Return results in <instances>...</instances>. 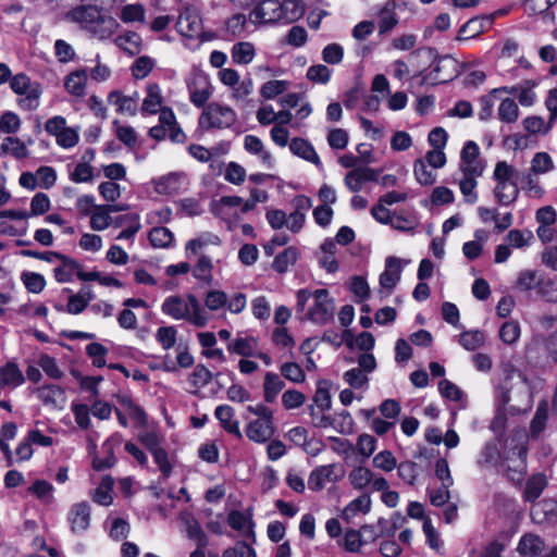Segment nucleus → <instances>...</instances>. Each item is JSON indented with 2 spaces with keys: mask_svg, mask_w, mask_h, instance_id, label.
I'll return each mask as SVG.
<instances>
[{
  "mask_svg": "<svg viewBox=\"0 0 557 557\" xmlns=\"http://www.w3.org/2000/svg\"><path fill=\"white\" fill-rule=\"evenodd\" d=\"M313 400L321 411H325L331 408V395L329 392V383L326 381L319 382Z\"/></svg>",
  "mask_w": 557,
  "mask_h": 557,
  "instance_id": "nucleus-58",
  "label": "nucleus"
},
{
  "mask_svg": "<svg viewBox=\"0 0 557 557\" xmlns=\"http://www.w3.org/2000/svg\"><path fill=\"white\" fill-rule=\"evenodd\" d=\"M345 474L343 467L338 463L319 466L314 468L309 478L308 486L311 491H321L325 483H335Z\"/></svg>",
  "mask_w": 557,
  "mask_h": 557,
  "instance_id": "nucleus-8",
  "label": "nucleus"
},
{
  "mask_svg": "<svg viewBox=\"0 0 557 557\" xmlns=\"http://www.w3.org/2000/svg\"><path fill=\"white\" fill-rule=\"evenodd\" d=\"M87 78L86 70H77L71 72L65 77L64 87L71 95L75 97H82L85 94Z\"/></svg>",
  "mask_w": 557,
  "mask_h": 557,
  "instance_id": "nucleus-26",
  "label": "nucleus"
},
{
  "mask_svg": "<svg viewBox=\"0 0 557 557\" xmlns=\"http://www.w3.org/2000/svg\"><path fill=\"white\" fill-rule=\"evenodd\" d=\"M397 3L394 0H388L379 11V34L383 35L392 32L398 24L396 14Z\"/></svg>",
  "mask_w": 557,
  "mask_h": 557,
  "instance_id": "nucleus-17",
  "label": "nucleus"
},
{
  "mask_svg": "<svg viewBox=\"0 0 557 557\" xmlns=\"http://www.w3.org/2000/svg\"><path fill=\"white\" fill-rule=\"evenodd\" d=\"M285 383L278 374L268 372L264 376L263 396L267 403H273L277 394L284 388Z\"/></svg>",
  "mask_w": 557,
  "mask_h": 557,
  "instance_id": "nucleus-29",
  "label": "nucleus"
},
{
  "mask_svg": "<svg viewBox=\"0 0 557 557\" xmlns=\"http://www.w3.org/2000/svg\"><path fill=\"white\" fill-rule=\"evenodd\" d=\"M245 432L250 441L255 443H265L274 434L273 421L253 420L248 423Z\"/></svg>",
  "mask_w": 557,
  "mask_h": 557,
  "instance_id": "nucleus-15",
  "label": "nucleus"
},
{
  "mask_svg": "<svg viewBox=\"0 0 557 557\" xmlns=\"http://www.w3.org/2000/svg\"><path fill=\"white\" fill-rule=\"evenodd\" d=\"M177 331L174 326H161L158 329L156 337L162 347L168 350L176 343Z\"/></svg>",
  "mask_w": 557,
  "mask_h": 557,
  "instance_id": "nucleus-64",
  "label": "nucleus"
},
{
  "mask_svg": "<svg viewBox=\"0 0 557 557\" xmlns=\"http://www.w3.org/2000/svg\"><path fill=\"white\" fill-rule=\"evenodd\" d=\"M188 91L190 102L197 108H205L212 95V86L207 77L199 75L188 83Z\"/></svg>",
  "mask_w": 557,
  "mask_h": 557,
  "instance_id": "nucleus-11",
  "label": "nucleus"
},
{
  "mask_svg": "<svg viewBox=\"0 0 557 557\" xmlns=\"http://www.w3.org/2000/svg\"><path fill=\"white\" fill-rule=\"evenodd\" d=\"M544 548V541L539 535L529 533L520 539L517 550L523 556L536 557L543 553Z\"/></svg>",
  "mask_w": 557,
  "mask_h": 557,
  "instance_id": "nucleus-22",
  "label": "nucleus"
},
{
  "mask_svg": "<svg viewBox=\"0 0 557 557\" xmlns=\"http://www.w3.org/2000/svg\"><path fill=\"white\" fill-rule=\"evenodd\" d=\"M50 205V199L47 194L37 193L30 201L29 216L45 214L49 211Z\"/></svg>",
  "mask_w": 557,
  "mask_h": 557,
  "instance_id": "nucleus-60",
  "label": "nucleus"
},
{
  "mask_svg": "<svg viewBox=\"0 0 557 557\" xmlns=\"http://www.w3.org/2000/svg\"><path fill=\"white\" fill-rule=\"evenodd\" d=\"M149 240L154 247L165 248L171 245L173 240V234L166 227H153L149 233Z\"/></svg>",
  "mask_w": 557,
  "mask_h": 557,
  "instance_id": "nucleus-45",
  "label": "nucleus"
},
{
  "mask_svg": "<svg viewBox=\"0 0 557 557\" xmlns=\"http://www.w3.org/2000/svg\"><path fill=\"white\" fill-rule=\"evenodd\" d=\"M236 122V112L219 102L208 103L198 119L199 127L206 132L231 128Z\"/></svg>",
  "mask_w": 557,
  "mask_h": 557,
  "instance_id": "nucleus-3",
  "label": "nucleus"
},
{
  "mask_svg": "<svg viewBox=\"0 0 557 557\" xmlns=\"http://www.w3.org/2000/svg\"><path fill=\"white\" fill-rule=\"evenodd\" d=\"M374 468L381 469L385 472L393 471L397 466V460L389 450H383L373 457Z\"/></svg>",
  "mask_w": 557,
  "mask_h": 557,
  "instance_id": "nucleus-54",
  "label": "nucleus"
},
{
  "mask_svg": "<svg viewBox=\"0 0 557 557\" xmlns=\"http://www.w3.org/2000/svg\"><path fill=\"white\" fill-rule=\"evenodd\" d=\"M519 116L518 104L509 98L504 99L498 108V117L505 123H513Z\"/></svg>",
  "mask_w": 557,
  "mask_h": 557,
  "instance_id": "nucleus-44",
  "label": "nucleus"
},
{
  "mask_svg": "<svg viewBox=\"0 0 557 557\" xmlns=\"http://www.w3.org/2000/svg\"><path fill=\"white\" fill-rule=\"evenodd\" d=\"M255 58V47L248 41L237 42L232 49V59L237 64H248Z\"/></svg>",
  "mask_w": 557,
  "mask_h": 557,
  "instance_id": "nucleus-33",
  "label": "nucleus"
},
{
  "mask_svg": "<svg viewBox=\"0 0 557 557\" xmlns=\"http://www.w3.org/2000/svg\"><path fill=\"white\" fill-rule=\"evenodd\" d=\"M70 521L73 532H84L90 523V506L87 503H78L72 507Z\"/></svg>",
  "mask_w": 557,
  "mask_h": 557,
  "instance_id": "nucleus-18",
  "label": "nucleus"
},
{
  "mask_svg": "<svg viewBox=\"0 0 557 557\" xmlns=\"http://www.w3.org/2000/svg\"><path fill=\"white\" fill-rule=\"evenodd\" d=\"M516 173L517 171L512 165L508 164L506 161H499L495 165L493 178L496 183L511 182Z\"/></svg>",
  "mask_w": 557,
  "mask_h": 557,
  "instance_id": "nucleus-61",
  "label": "nucleus"
},
{
  "mask_svg": "<svg viewBox=\"0 0 557 557\" xmlns=\"http://www.w3.org/2000/svg\"><path fill=\"white\" fill-rule=\"evenodd\" d=\"M109 102L117 106V112L129 113L134 115L136 113V101L128 96L122 95L120 91L114 90L109 94Z\"/></svg>",
  "mask_w": 557,
  "mask_h": 557,
  "instance_id": "nucleus-37",
  "label": "nucleus"
},
{
  "mask_svg": "<svg viewBox=\"0 0 557 557\" xmlns=\"http://www.w3.org/2000/svg\"><path fill=\"white\" fill-rule=\"evenodd\" d=\"M1 150L11 153L17 159H23L28 156L25 144L17 137H8L4 143H2Z\"/></svg>",
  "mask_w": 557,
  "mask_h": 557,
  "instance_id": "nucleus-49",
  "label": "nucleus"
},
{
  "mask_svg": "<svg viewBox=\"0 0 557 557\" xmlns=\"http://www.w3.org/2000/svg\"><path fill=\"white\" fill-rule=\"evenodd\" d=\"M156 61L148 55L139 57L132 65V74L136 79H143L153 70Z\"/></svg>",
  "mask_w": 557,
  "mask_h": 557,
  "instance_id": "nucleus-47",
  "label": "nucleus"
},
{
  "mask_svg": "<svg viewBox=\"0 0 557 557\" xmlns=\"http://www.w3.org/2000/svg\"><path fill=\"white\" fill-rule=\"evenodd\" d=\"M145 8L140 3L127 4L122 8L120 18L124 23L145 22Z\"/></svg>",
  "mask_w": 557,
  "mask_h": 557,
  "instance_id": "nucleus-43",
  "label": "nucleus"
},
{
  "mask_svg": "<svg viewBox=\"0 0 557 557\" xmlns=\"http://www.w3.org/2000/svg\"><path fill=\"white\" fill-rule=\"evenodd\" d=\"M113 223V219L110 215L106 206H96L90 216V227L94 231H103Z\"/></svg>",
  "mask_w": 557,
  "mask_h": 557,
  "instance_id": "nucleus-38",
  "label": "nucleus"
},
{
  "mask_svg": "<svg viewBox=\"0 0 557 557\" xmlns=\"http://www.w3.org/2000/svg\"><path fill=\"white\" fill-rule=\"evenodd\" d=\"M287 85L285 81H269L262 85L260 94L265 99H273L283 94L287 89Z\"/></svg>",
  "mask_w": 557,
  "mask_h": 557,
  "instance_id": "nucleus-62",
  "label": "nucleus"
},
{
  "mask_svg": "<svg viewBox=\"0 0 557 557\" xmlns=\"http://www.w3.org/2000/svg\"><path fill=\"white\" fill-rule=\"evenodd\" d=\"M113 42L119 49L129 57L138 55L144 48L141 36L132 30H126L116 36Z\"/></svg>",
  "mask_w": 557,
  "mask_h": 557,
  "instance_id": "nucleus-13",
  "label": "nucleus"
},
{
  "mask_svg": "<svg viewBox=\"0 0 557 557\" xmlns=\"http://www.w3.org/2000/svg\"><path fill=\"white\" fill-rule=\"evenodd\" d=\"M121 441H122L121 436L115 434L104 442L102 447L108 455L103 459H100L97 457L94 459L92 468L95 470L101 471V470L109 469L114 466L116 459L113 454V448H114V445L120 444Z\"/></svg>",
  "mask_w": 557,
  "mask_h": 557,
  "instance_id": "nucleus-27",
  "label": "nucleus"
},
{
  "mask_svg": "<svg viewBox=\"0 0 557 557\" xmlns=\"http://www.w3.org/2000/svg\"><path fill=\"white\" fill-rule=\"evenodd\" d=\"M162 312L175 320H185L195 326L203 327L208 323L207 312L201 308L195 295H187L186 299L172 295L164 299Z\"/></svg>",
  "mask_w": 557,
  "mask_h": 557,
  "instance_id": "nucleus-2",
  "label": "nucleus"
},
{
  "mask_svg": "<svg viewBox=\"0 0 557 557\" xmlns=\"http://www.w3.org/2000/svg\"><path fill=\"white\" fill-rule=\"evenodd\" d=\"M533 238V234L529 230L520 231V230H511L505 237V243L512 248H523L529 246L531 239Z\"/></svg>",
  "mask_w": 557,
  "mask_h": 557,
  "instance_id": "nucleus-42",
  "label": "nucleus"
},
{
  "mask_svg": "<svg viewBox=\"0 0 557 557\" xmlns=\"http://www.w3.org/2000/svg\"><path fill=\"white\" fill-rule=\"evenodd\" d=\"M479 146L474 141H468L461 150V161L463 163L462 173L470 175H481L483 172L482 165L476 162L479 157Z\"/></svg>",
  "mask_w": 557,
  "mask_h": 557,
  "instance_id": "nucleus-14",
  "label": "nucleus"
},
{
  "mask_svg": "<svg viewBox=\"0 0 557 557\" xmlns=\"http://www.w3.org/2000/svg\"><path fill=\"white\" fill-rule=\"evenodd\" d=\"M24 382V376L14 363H7L0 370V386L10 385L16 387Z\"/></svg>",
  "mask_w": 557,
  "mask_h": 557,
  "instance_id": "nucleus-34",
  "label": "nucleus"
},
{
  "mask_svg": "<svg viewBox=\"0 0 557 557\" xmlns=\"http://www.w3.org/2000/svg\"><path fill=\"white\" fill-rule=\"evenodd\" d=\"M397 472L404 482L412 486L416 484L419 467L416 462L406 460L398 465Z\"/></svg>",
  "mask_w": 557,
  "mask_h": 557,
  "instance_id": "nucleus-50",
  "label": "nucleus"
},
{
  "mask_svg": "<svg viewBox=\"0 0 557 557\" xmlns=\"http://www.w3.org/2000/svg\"><path fill=\"white\" fill-rule=\"evenodd\" d=\"M21 278L29 293L39 294L46 286L45 277L36 272H24Z\"/></svg>",
  "mask_w": 557,
  "mask_h": 557,
  "instance_id": "nucleus-53",
  "label": "nucleus"
},
{
  "mask_svg": "<svg viewBox=\"0 0 557 557\" xmlns=\"http://www.w3.org/2000/svg\"><path fill=\"white\" fill-rule=\"evenodd\" d=\"M484 339V334L481 331H469L460 335L459 342L467 350H475L483 345Z\"/></svg>",
  "mask_w": 557,
  "mask_h": 557,
  "instance_id": "nucleus-57",
  "label": "nucleus"
},
{
  "mask_svg": "<svg viewBox=\"0 0 557 557\" xmlns=\"http://www.w3.org/2000/svg\"><path fill=\"white\" fill-rule=\"evenodd\" d=\"M548 410L549 407L546 400L539 403L530 425V432L533 437H539L545 430L548 420Z\"/></svg>",
  "mask_w": 557,
  "mask_h": 557,
  "instance_id": "nucleus-28",
  "label": "nucleus"
},
{
  "mask_svg": "<svg viewBox=\"0 0 557 557\" xmlns=\"http://www.w3.org/2000/svg\"><path fill=\"white\" fill-rule=\"evenodd\" d=\"M348 480L354 488L359 491L369 486L372 491H385L389 487L386 479L364 466L354 468L348 474Z\"/></svg>",
  "mask_w": 557,
  "mask_h": 557,
  "instance_id": "nucleus-7",
  "label": "nucleus"
},
{
  "mask_svg": "<svg viewBox=\"0 0 557 557\" xmlns=\"http://www.w3.org/2000/svg\"><path fill=\"white\" fill-rule=\"evenodd\" d=\"M245 149L251 153L258 156L262 163L268 168L272 169L274 161L272 154L264 148L262 140L255 135H246L244 138Z\"/></svg>",
  "mask_w": 557,
  "mask_h": 557,
  "instance_id": "nucleus-20",
  "label": "nucleus"
},
{
  "mask_svg": "<svg viewBox=\"0 0 557 557\" xmlns=\"http://www.w3.org/2000/svg\"><path fill=\"white\" fill-rule=\"evenodd\" d=\"M175 26L177 32L187 38H197L202 30L200 16L190 9H185L180 13Z\"/></svg>",
  "mask_w": 557,
  "mask_h": 557,
  "instance_id": "nucleus-10",
  "label": "nucleus"
},
{
  "mask_svg": "<svg viewBox=\"0 0 557 557\" xmlns=\"http://www.w3.org/2000/svg\"><path fill=\"white\" fill-rule=\"evenodd\" d=\"M503 472L506 474L508 480L513 483H520L523 480L525 472V463L522 458L512 460V465L509 462L502 463Z\"/></svg>",
  "mask_w": 557,
  "mask_h": 557,
  "instance_id": "nucleus-41",
  "label": "nucleus"
},
{
  "mask_svg": "<svg viewBox=\"0 0 557 557\" xmlns=\"http://www.w3.org/2000/svg\"><path fill=\"white\" fill-rule=\"evenodd\" d=\"M492 16H474L465 23L457 36V40H468L475 38L486 30L492 25Z\"/></svg>",
  "mask_w": 557,
  "mask_h": 557,
  "instance_id": "nucleus-12",
  "label": "nucleus"
},
{
  "mask_svg": "<svg viewBox=\"0 0 557 557\" xmlns=\"http://www.w3.org/2000/svg\"><path fill=\"white\" fill-rule=\"evenodd\" d=\"M221 239L219 236L213 234H205L198 238L191 239L186 244V250L194 255H198L200 250L208 245H220Z\"/></svg>",
  "mask_w": 557,
  "mask_h": 557,
  "instance_id": "nucleus-51",
  "label": "nucleus"
},
{
  "mask_svg": "<svg viewBox=\"0 0 557 557\" xmlns=\"http://www.w3.org/2000/svg\"><path fill=\"white\" fill-rule=\"evenodd\" d=\"M65 18L78 25L90 38L101 41L110 39L120 27L113 16L96 4L76 5L65 13Z\"/></svg>",
  "mask_w": 557,
  "mask_h": 557,
  "instance_id": "nucleus-1",
  "label": "nucleus"
},
{
  "mask_svg": "<svg viewBox=\"0 0 557 557\" xmlns=\"http://www.w3.org/2000/svg\"><path fill=\"white\" fill-rule=\"evenodd\" d=\"M493 194L499 205L509 206L517 200L519 187L515 181L496 183Z\"/></svg>",
  "mask_w": 557,
  "mask_h": 557,
  "instance_id": "nucleus-23",
  "label": "nucleus"
},
{
  "mask_svg": "<svg viewBox=\"0 0 557 557\" xmlns=\"http://www.w3.org/2000/svg\"><path fill=\"white\" fill-rule=\"evenodd\" d=\"M335 304L330 297L327 289H317L313 292V304L309 308L306 317L313 323L324 325L334 318Z\"/></svg>",
  "mask_w": 557,
  "mask_h": 557,
  "instance_id": "nucleus-5",
  "label": "nucleus"
},
{
  "mask_svg": "<svg viewBox=\"0 0 557 557\" xmlns=\"http://www.w3.org/2000/svg\"><path fill=\"white\" fill-rule=\"evenodd\" d=\"M289 149L294 154L305 159L306 161L312 162L315 165L321 164L320 158L317 154L313 146L304 138L292 139L289 143Z\"/></svg>",
  "mask_w": 557,
  "mask_h": 557,
  "instance_id": "nucleus-25",
  "label": "nucleus"
},
{
  "mask_svg": "<svg viewBox=\"0 0 557 557\" xmlns=\"http://www.w3.org/2000/svg\"><path fill=\"white\" fill-rule=\"evenodd\" d=\"M547 486V479L543 473L531 475L524 486L523 500L534 503Z\"/></svg>",
  "mask_w": 557,
  "mask_h": 557,
  "instance_id": "nucleus-21",
  "label": "nucleus"
},
{
  "mask_svg": "<svg viewBox=\"0 0 557 557\" xmlns=\"http://www.w3.org/2000/svg\"><path fill=\"white\" fill-rule=\"evenodd\" d=\"M12 90L17 95H25L21 100V104L27 110H35L38 107V99L41 95V86L37 82H32L30 78L23 74L14 75L10 81Z\"/></svg>",
  "mask_w": 557,
  "mask_h": 557,
  "instance_id": "nucleus-6",
  "label": "nucleus"
},
{
  "mask_svg": "<svg viewBox=\"0 0 557 557\" xmlns=\"http://www.w3.org/2000/svg\"><path fill=\"white\" fill-rule=\"evenodd\" d=\"M282 5V20L286 22H294L302 16L305 12L304 3L300 0H283Z\"/></svg>",
  "mask_w": 557,
  "mask_h": 557,
  "instance_id": "nucleus-40",
  "label": "nucleus"
},
{
  "mask_svg": "<svg viewBox=\"0 0 557 557\" xmlns=\"http://www.w3.org/2000/svg\"><path fill=\"white\" fill-rule=\"evenodd\" d=\"M524 128L532 134H547L554 124H550V117L548 122L545 123L544 119L541 116H529L523 121Z\"/></svg>",
  "mask_w": 557,
  "mask_h": 557,
  "instance_id": "nucleus-56",
  "label": "nucleus"
},
{
  "mask_svg": "<svg viewBox=\"0 0 557 557\" xmlns=\"http://www.w3.org/2000/svg\"><path fill=\"white\" fill-rule=\"evenodd\" d=\"M58 260L61 264L53 270L54 277L59 283H66L72 281V276L79 269V263L65 255L60 253Z\"/></svg>",
  "mask_w": 557,
  "mask_h": 557,
  "instance_id": "nucleus-24",
  "label": "nucleus"
},
{
  "mask_svg": "<svg viewBox=\"0 0 557 557\" xmlns=\"http://www.w3.org/2000/svg\"><path fill=\"white\" fill-rule=\"evenodd\" d=\"M425 53L429 60H434L432 71L426 75L425 81L432 84H444L450 82L458 75L457 63L448 57L438 58L433 48L419 49L413 53Z\"/></svg>",
  "mask_w": 557,
  "mask_h": 557,
  "instance_id": "nucleus-4",
  "label": "nucleus"
},
{
  "mask_svg": "<svg viewBox=\"0 0 557 557\" xmlns=\"http://www.w3.org/2000/svg\"><path fill=\"white\" fill-rule=\"evenodd\" d=\"M413 172L417 181L421 185H432L435 183V175L432 171H429L425 162L422 159H418L413 164Z\"/></svg>",
  "mask_w": 557,
  "mask_h": 557,
  "instance_id": "nucleus-63",
  "label": "nucleus"
},
{
  "mask_svg": "<svg viewBox=\"0 0 557 557\" xmlns=\"http://www.w3.org/2000/svg\"><path fill=\"white\" fill-rule=\"evenodd\" d=\"M215 418L220 421L222 428L230 434L236 436L238 440L243 437L239 430L238 421L233 420L234 410L231 406L221 405L215 409Z\"/></svg>",
  "mask_w": 557,
  "mask_h": 557,
  "instance_id": "nucleus-19",
  "label": "nucleus"
},
{
  "mask_svg": "<svg viewBox=\"0 0 557 557\" xmlns=\"http://www.w3.org/2000/svg\"><path fill=\"white\" fill-rule=\"evenodd\" d=\"M256 339L253 337L236 338L228 343L227 350L243 357L253 356Z\"/></svg>",
  "mask_w": 557,
  "mask_h": 557,
  "instance_id": "nucleus-39",
  "label": "nucleus"
},
{
  "mask_svg": "<svg viewBox=\"0 0 557 557\" xmlns=\"http://www.w3.org/2000/svg\"><path fill=\"white\" fill-rule=\"evenodd\" d=\"M212 380V373L202 364L195 367L189 375V383L196 388L195 393L208 385Z\"/></svg>",
  "mask_w": 557,
  "mask_h": 557,
  "instance_id": "nucleus-48",
  "label": "nucleus"
},
{
  "mask_svg": "<svg viewBox=\"0 0 557 557\" xmlns=\"http://www.w3.org/2000/svg\"><path fill=\"white\" fill-rule=\"evenodd\" d=\"M212 269L211 259L208 256L201 255L193 269V275L198 281L211 285L213 282Z\"/></svg>",
  "mask_w": 557,
  "mask_h": 557,
  "instance_id": "nucleus-32",
  "label": "nucleus"
},
{
  "mask_svg": "<svg viewBox=\"0 0 557 557\" xmlns=\"http://www.w3.org/2000/svg\"><path fill=\"white\" fill-rule=\"evenodd\" d=\"M182 177L183 175L180 173H170L162 176L156 183V190L159 194H175L180 189Z\"/></svg>",
  "mask_w": 557,
  "mask_h": 557,
  "instance_id": "nucleus-35",
  "label": "nucleus"
},
{
  "mask_svg": "<svg viewBox=\"0 0 557 557\" xmlns=\"http://www.w3.org/2000/svg\"><path fill=\"white\" fill-rule=\"evenodd\" d=\"M281 373L286 380H289L294 383H301L306 379L304 370L296 362L283 363L281 367Z\"/></svg>",
  "mask_w": 557,
  "mask_h": 557,
  "instance_id": "nucleus-59",
  "label": "nucleus"
},
{
  "mask_svg": "<svg viewBox=\"0 0 557 557\" xmlns=\"http://www.w3.org/2000/svg\"><path fill=\"white\" fill-rule=\"evenodd\" d=\"M475 176L476 175L463 174V178L459 183L460 190L468 203H474L478 199V195L474 191L476 187Z\"/></svg>",
  "mask_w": 557,
  "mask_h": 557,
  "instance_id": "nucleus-55",
  "label": "nucleus"
},
{
  "mask_svg": "<svg viewBox=\"0 0 557 557\" xmlns=\"http://www.w3.org/2000/svg\"><path fill=\"white\" fill-rule=\"evenodd\" d=\"M253 24H271L282 20V5L277 0H263L250 12Z\"/></svg>",
  "mask_w": 557,
  "mask_h": 557,
  "instance_id": "nucleus-9",
  "label": "nucleus"
},
{
  "mask_svg": "<svg viewBox=\"0 0 557 557\" xmlns=\"http://www.w3.org/2000/svg\"><path fill=\"white\" fill-rule=\"evenodd\" d=\"M553 168V160L547 152H536L531 161V174H544Z\"/></svg>",
  "mask_w": 557,
  "mask_h": 557,
  "instance_id": "nucleus-52",
  "label": "nucleus"
},
{
  "mask_svg": "<svg viewBox=\"0 0 557 557\" xmlns=\"http://www.w3.org/2000/svg\"><path fill=\"white\" fill-rule=\"evenodd\" d=\"M542 278L539 276L536 271L533 270H524L519 273L517 280V288L522 292L531 290L535 287H539Z\"/></svg>",
  "mask_w": 557,
  "mask_h": 557,
  "instance_id": "nucleus-46",
  "label": "nucleus"
},
{
  "mask_svg": "<svg viewBox=\"0 0 557 557\" xmlns=\"http://www.w3.org/2000/svg\"><path fill=\"white\" fill-rule=\"evenodd\" d=\"M162 103L161 90L158 84L151 83L147 86V96L143 101L141 110L149 114L158 112Z\"/></svg>",
  "mask_w": 557,
  "mask_h": 557,
  "instance_id": "nucleus-31",
  "label": "nucleus"
},
{
  "mask_svg": "<svg viewBox=\"0 0 557 557\" xmlns=\"http://www.w3.org/2000/svg\"><path fill=\"white\" fill-rule=\"evenodd\" d=\"M297 249L294 247H288L275 257L272 267L276 272L284 273L287 271L289 265H293L297 261Z\"/></svg>",
  "mask_w": 557,
  "mask_h": 557,
  "instance_id": "nucleus-36",
  "label": "nucleus"
},
{
  "mask_svg": "<svg viewBox=\"0 0 557 557\" xmlns=\"http://www.w3.org/2000/svg\"><path fill=\"white\" fill-rule=\"evenodd\" d=\"M401 273L400 260L396 257H388L385 261V270L380 275V285L389 293L399 282Z\"/></svg>",
  "mask_w": 557,
  "mask_h": 557,
  "instance_id": "nucleus-16",
  "label": "nucleus"
},
{
  "mask_svg": "<svg viewBox=\"0 0 557 557\" xmlns=\"http://www.w3.org/2000/svg\"><path fill=\"white\" fill-rule=\"evenodd\" d=\"M370 509L371 498L368 494H362L344 508L343 519L349 522L359 511L368 513Z\"/></svg>",
  "mask_w": 557,
  "mask_h": 557,
  "instance_id": "nucleus-30",
  "label": "nucleus"
}]
</instances>
